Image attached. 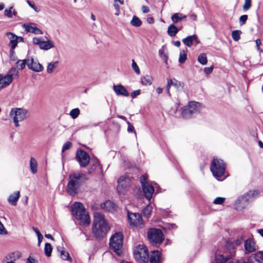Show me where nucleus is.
I'll return each instance as SVG.
<instances>
[{"instance_id": "obj_2", "label": "nucleus", "mask_w": 263, "mask_h": 263, "mask_svg": "<svg viewBox=\"0 0 263 263\" xmlns=\"http://www.w3.org/2000/svg\"><path fill=\"white\" fill-rule=\"evenodd\" d=\"M110 230V226L104 216L99 212L93 214L92 232L96 238H103Z\"/></svg>"}, {"instance_id": "obj_30", "label": "nucleus", "mask_w": 263, "mask_h": 263, "mask_svg": "<svg viewBox=\"0 0 263 263\" xmlns=\"http://www.w3.org/2000/svg\"><path fill=\"white\" fill-rule=\"evenodd\" d=\"M186 18V15L181 13H176L172 15L171 19L174 23H177Z\"/></svg>"}, {"instance_id": "obj_36", "label": "nucleus", "mask_w": 263, "mask_h": 263, "mask_svg": "<svg viewBox=\"0 0 263 263\" xmlns=\"http://www.w3.org/2000/svg\"><path fill=\"white\" fill-rule=\"evenodd\" d=\"M243 239H244L243 236H241L240 237V238H238V239L235 240L234 242H231L230 241H224L222 245H221L220 246H219L218 247V248H219L220 247H222V246H224L226 243L228 242H229L230 243H233L234 245V247H235V245H240L242 243V242L243 240Z\"/></svg>"}, {"instance_id": "obj_39", "label": "nucleus", "mask_w": 263, "mask_h": 263, "mask_svg": "<svg viewBox=\"0 0 263 263\" xmlns=\"http://www.w3.org/2000/svg\"><path fill=\"white\" fill-rule=\"evenodd\" d=\"M80 110L78 108L72 109L69 112L70 117L74 119H76L80 115Z\"/></svg>"}, {"instance_id": "obj_23", "label": "nucleus", "mask_w": 263, "mask_h": 263, "mask_svg": "<svg viewBox=\"0 0 263 263\" xmlns=\"http://www.w3.org/2000/svg\"><path fill=\"white\" fill-rule=\"evenodd\" d=\"M20 192L16 191L9 196L8 198V201L10 204L15 206L16 205L17 201L20 198Z\"/></svg>"}, {"instance_id": "obj_37", "label": "nucleus", "mask_w": 263, "mask_h": 263, "mask_svg": "<svg viewBox=\"0 0 263 263\" xmlns=\"http://www.w3.org/2000/svg\"><path fill=\"white\" fill-rule=\"evenodd\" d=\"M52 250V248L50 243H46L45 245L44 248V252L45 255L47 257H49L51 255V252Z\"/></svg>"}, {"instance_id": "obj_63", "label": "nucleus", "mask_w": 263, "mask_h": 263, "mask_svg": "<svg viewBox=\"0 0 263 263\" xmlns=\"http://www.w3.org/2000/svg\"><path fill=\"white\" fill-rule=\"evenodd\" d=\"M32 229L34 231V232L36 233V234L37 237H39V236H42V235L41 234V233L40 232V231H39V229L37 228H35V227H33Z\"/></svg>"}, {"instance_id": "obj_53", "label": "nucleus", "mask_w": 263, "mask_h": 263, "mask_svg": "<svg viewBox=\"0 0 263 263\" xmlns=\"http://www.w3.org/2000/svg\"><path fill=\"white\" fill-rule=\"evenodd\" d=\"M248 19L247 15H241L239 18V23L241 25H243Z\"/></svg>"}, {"instance_id": "obj_42", "label": "nucleus", "mask_w": 263, "mask_h": 263, "mask_svg": "<svg viewBox=\"0 0 263 263\" xmlns=\"http://www.w3.org/2000/svg\"><path fill=\"white\" fill-rule=\"evenodd\" d=\"M93 162L92 167L91 168V171H89L91 173L92 171H95L97 168L100 169V163L99 161L97 159H94L91 160V163Z\"/></svg>"}, {"instance_id": "obj_4", "label": "nucleus", "mask_w": 263, "mask_h": 263, "mask_svg": "<svg viewBox=\"0 0 263 263\" xmlns=\"http://www.w3.org/2000/svg\"><path fill=\"white\" fill-rule=\"evenodd\" d=\"M226 164L223 160L214 158L212 162L210 170L213 176L219 181L224 180L226 177L224 175Z\"/></svg>"}, {"instance_id": "obj_33", "label": "nucleus", "mask_w": 263, "mask_h": 263, "mask_svg": "<svg viewBox=\"0 0 263 263\" xmlns=\"http://www.w3.org/2000/svg\"><path fill=\"white\" fill-rule=\"evenodd\" d=\"M165 49L164 47L163 46L159 50V55L161 59L166 63V64H167L168 57L165 52Z\"/></svg>"}, {"instance_id": "obj_64", "label": "nucleus", "mask_w": 263, "mask_h": 263, "mask_svg": "<svg viewBox=\"0 0 263 263\" xmlns=\"http://www.w3.org/2000/svg\"><path fill=\"white\" fill-rule=\"evenodd\" d=\"M37 239H38L37 245H38V246H40L41 245V243L43 239V236L42 235L39 236V237H37Z\"/></svg>"}, {"instance_id": "obj_15", "label": "nucleus", "mask_w": 263, "mask_h": 263, "mask_svg": "<svg viewBox=\"0 0 263 263\" xmlns=\"http://www.w3.org/2000/svg\"><path fill=\"white\" fill-rule=\"evenodd\" d=\"M27 67L29 69L37 72H41L44 69L43 66L39 61L32 57L28 58Z\"/></svg>"}, {"instance_id": "obj_12", "label": "nucleus", "mask_w": 263, "mask_h": 263, "mask_svg": "<svg viewBox=\"0 0 263 263\" xmlns=\"http://www.w3.org/2000/svg\"><path fill=\"white\" fill-rule=\"evenodd\" d=\"M128 219L130 226L132 227L141 229L144 226L142 216L139 213H128Z\"/></svg>"}, {"instance_id": "obj_35", "label": "nucleus", "mask_w": 263, "mask_h": 263, "mask_svg": "<svg viewBox=\"0 0 263 263\" xmlns=\"http://www.w3.org/2000/svg\"><path fill=\"white\" fill-rule=\"evenodd\" d=\"M58 62H50L48 63L47 67V72L48 73H51L53 70L57 67Z\"/></svg>"}, {"instance_id": "obj_55", "label": "nucleus", "mask_w": 263, "mask_h": 263, "mask_svg": "<svg viewBox=\"0 0 263 263\" xmlns=\"http://www.w3.org/2000/svg\"><path fill=\"white\" fill-rule=\"evenodd\" d=\"M171 83H172V79H168L167 80V85L166 87V89L167 90V93L169 96L171 95L170 92V89L171 86H172Z\"/></svg>"}, {"instance_id": "obj_58", "label": "nucleus", "mask_w": 263, "mask_h": 263, "mask_svg": "<svg viewBox=\"0 0 263 263\" xmlns=\"http://www.w3.org/2000/svg\"><path fill=\"white\" fill-rule=\"evenodd\" d=\"M255 43H256V47L257 48V50L260 52H262V50L259 47V46L261 44V40L260 39H257L256 41H255Z\"/></svg>"}, {"instance_id": "obj_43", "label": "nucleus", "mask_w": 263, "mask_h": 263, "mask_svg": "<svg viewBox=\"0 0 263 263\" xmlns=\"http://www.w3.org/2000/svg\"><path fill=\"white\" fill-rule=\"evenodd\" d=\"M186 60V53L184 50H181L180 52L179 62L180 63H183Z\"/></svg>"}, {"instance_id": "obj_46", "label": "nucleus", "mask_w": 263, "mask_h": 263, "mask_svg": "<svg viewBox=\"0 0 263 263\" xmlns=\"http://www.w3.org/2000/svg\"><path fill=\"white\" fill-rule=\"evenodd\" d=\"M13 7V6H11L8 9H6L4 11L5 15L9 18H12Z\"/></svg>"}, {"instance_id": "obj_34", "label": "nucleus", "mask_w": 263, "mask_h": 263, "mask_svg": "<svg viewBox=\"0 0 263 263\" xmlns=\"http://www.w3.org/2000/svg\"><path fill=\"white\" fill-rule=\"evenodd\" d=\"M28 58L24 60H18L16 63V66L19 69L23 70L25 68L26 65L27 66Z\"/></svg>"}, {"instance_id": "obj_16", "label": "nucleus", "mask_w": 263, "mask_h": 263, "mask_svg": "<svg viewBox=\"0 0 263 263\" xmlns=\"http://www.w3.org/2000/svg\"><path fill=\"white\" fill-rule=\"evenodd\" d=\"M244 247L245 252L247 253H250L255 251L257 247L252 238H249L245 241Z\"/></svg>"}, {"instance_id": "obj_26", "label": "nucleus", "mask_w": 263, "mask_h": 263, "mask_svg": "<svg viewBox=\"0 0 263 263\" xmlns=\"http://www.w3.org/2000/svg\"><path fill=\"white\" fill-rule=\"evenodd\" d=\"M40 49L47 50L53 47H54V44L52 41H42L41 44L39 46Z\"/></svg>"}, {"instance_id": "obj_1", "label": "nucleus", "mask_w": 263, "mask_h": 263, "mask_svg": "<svg viewBox=\"0 0 263 263\" xmlns=\"http://www.w3.org/2000/svg\"><path fill=\"white\" fill-rule=\"evenodd\" d=\"M87 180L86 175L80 171H74L69 174L66 186L67 193L70 196L76 195L80 187Z\"/></svg>"}, {"instance_id": "obj_6", "label": "nucleus", "mask_w": 263, "mask_h": 263, "mask_svg": "<svg viewBox=\"0 0 263 263\" xmlns=\"http://www.w3.org/2000/svg\"><path fill=\"white\" fill-rule=\"evenodd\" d=\"M110 247L119 256L122 254L123 235L120 232L116 233L113 235L109 242Z\"/></svg>"}, {"instance_id": "obj_61", "label": "nucleus", "mask_w": 263, "mask_h": 263, "mask_svg": "<svg viewBox=\"0 0 263 263\" xmlns=\"http://www.w3.org/2000/svg\"><path fill=\"white\" fill-rule=\"evenodd\" d=\"M26 263H37V261L30 256L27 258Z\"/></svg>"}, {"instance_id": "obj_21", "label": "nucleus", "mask_w": 263, "mask_h": 263, "mask_svg": "<svg viewBox=\"0 0 263 263\" xmlns=\"http://www.w3.org/2000/svg\"><path fill=\"white\" fill-rule=\"evenodd\" d=\"M150 263H160L161 253L158 251H154L151 252L149 258Z\"/></svg>"}, {"instance_id": "obj_50", "label": "nucleus", "mask_w": 263, "mask_h": 263, "mask_svg": "<svg viewBox=\"0 0 263 263\" xmlns=\"http://www.w3.org/2000/svg\"><path fill=\"white\" fill-rule=\"evenodd\" d=\"M15 48H11L10 51V59L12 61H15L17 60V57L14 51Z\"/></svg>"}, {"instance_id": "obj_25", "label": "nucleus", "mask_w": 263, "mask_h": 263, "mask_svg": "<svg viewBox=\"0 0 263 263\" xmlns=\"http://www.w3.org/2000/svg\"><path fill=\"white\" fill-rule=\"evenodd\" d=\"M257 194L258 192L256 191H249L241 196L249 203L254 199Z\"/></svg>"}, {"instance_id": "obj_24", "label": "nucleus", "mask_w": 263, "mask_h": 263, "mask_svg": "<svg viewBox=\"0 0 263 263\" xmlns=\"http://www.w3.org/2000/svg\"><path fill=\"white\" fill-rule=\"evenodd\" d=\"M101 208L105 211L113 212L115 210L116 205L112 201L108 200L101 204Z\"/></svg>"}, {"instance_id": "obj_20", "label": "nucleus", "mask_w": 263, "mask_h": 263, "mask_svg": "<svg viewBox=\"0 0 263 263\" xmlns=\"http://www.w3.org/2000/svg\"><path fill=\"white\" fill-rule=\"evenodd\" d=\"M7 35L10 40L9 45L11 48H15L18 43V36L11 32L7 33Z\"/></svg>"}, {"instance_id": "obj_44", "label": "nucleus", "mask_w": 263, "mask_h": 263, "mask_svg": "<svg viewBox=\"0 0 263 263\" xmlns=\"http://www.w3.org/2000/svg\"><path fill=\"white\" fill-rule=\"evenodd\" d=\"M152 212V206L151 205H148L146 207H145L143 210V213L144 216L148 217L151 215Z\"/></svg>"}, {"instance_id": "obj_8", "label": "nucleus", "mask_w": 263, "mask_h": 263, "mask_svg": "<svg viewBox=\"0 0 263 263\" xmlns=\"http://www.w3.org/2000/svg\"><path fill=\"white\" fill-rule=\"evenodd\" d=\"M147 237L149 241L155 246H159L164 239L162 231L156 228H152L148 231Z\"/></svg>"}, {"instance_id": "obj_9", "label": "nucleus", "mask_w": 263, "mask_h": 263, "mask_svg": "<svg viewBox=\"0 0 263 263\" xmlns=\"http://www.w3.org/2000/svg\"><path fill=\"white\" fill-rule=\"evenodd\" d=\"M134 255L135 259L140 262H146L148 260V253L146 247L139 245L135 249Z\"/></svg>"}, {"instance_id": "obj_45", "label": "nucleus", "mask_w": 263, "mask_h": 263, "mask_svg": "<svg viewBox=\"0 0 263 263\" xmlns=\"http://www.w3.org/2000/svg\"><path fill=\"white\" fill-rule=\"evenodd\" d=\"M172 85L174 86L177 89H181L183 86L181 83L176 79L172 80Z\"/></svg>"}, {"instance_id": "obj_13", "label": "nucleus", "mask_w": 263, "mask_h": 263, "mask_svg": "<svg viewBox=\"0 0 263 263\" xmlns=\"http://www.w3.org/2000/svg\"><path fill=\"white\" fill-rule=\"evenodd\" d=\"M130 179L127 176L120 177L118 180L117 186L118 192L120 194L124 195L128 191L130 185Z\"/></svg>"}, {"instance_id": "obj_51", "label": "nucleus", "mask_w": 263, "mask_h": 263, "mask_svg": "<svg viewBox=\"0 0 263 263\" xmlns=\"http://www.w3.org/2000/svg\"><path fill=\"white\" fill-rule=\"evenodd\" d=\"M132 66L133 69L135 70V71L137 74H140V71L139 68V67L137 65V64H136V63L135 62L134 60H133V63H132Z\"/></svg>"}, {"instance_id": "obj_5", "label": "nucleus", "mask_w": 263, "mask_h": 263, "mask_svg": "<svg viewBox=\"0 0 263 263\" xmlns=\"http://www.w3.org/2000/svg\"><path fill=\"white\" fill-rule=\"evenodd\" d=\"M201 105L199 103L195 101H191L187 105L182 108L181 116L183 118L190 119L197 114L201 110Z\"/></svg>"}, {"instance_id": "obj_28", "label": "nucleus", "mask_w": 263, "mask_h": 263, "mask_svg": "<svg viewBox=\"0 0 263 263\" xmlns=\"http://www.w3.org/2000/svg\"><path fill=\"white\" fill-rule=\"evenodd\" d=\"M21 257V253L18 251L9 253L7 256H5V257H7L8 259L12 260L13 261H15L18 260L19 258H20Z\"/></svg>"}, {"instance_id": "obj_10", "label": "nucleus", "mask_w": 263, "mask_h": 263, "mask_svg": "<svg viewBox=\"0 0 263 263\" xmlns=\"http://www.w3.org/2000/svg\"><path fill=\"white\" fill-rule=\"evenodd\" d=\"M140 180L145 198L147 200H150L154 192L153 185L147 181V176L146 175L141 176L140 178Z\"/></svg>"}, {"instance_id": "obj_54", "label": "nucleus", "mask_w": 263, "mask_h": 263, "mask_svg": "<svg viewBox=\"0 0 263 263\" xmlns=\"http://www.w3.org/2000/svg\"><path fill=\"white\" fill-rule=\"evenodd\" d=\"M42 41L43 40L41 39V38L36 37H33L32 39V42L34 44L37 45L39 46L41 44Z\"/></svg>"}, {"instance_id": "obj_41", "label": "nucleus", "mask_w": 263, "mask_h": 263, "mask_svg": "<svg viewBox=\"0 0 263 263\" xmlns=\"http://www.w3.org/2000/svg\"><path fill=\"white\" fill-rule=\"evenodd\" d=\"M58 250L60 252L61 257L63 260H68L69 258L68 253L62 250L61 248H58Z\"/></svg>"}, {"instance_id": "obj_57", "label": "nucleus", "mask_w": 263, "mask_h": 263, "mask_svg": "<svg viewBox=\"0 0 263 263\" xmlns=\"http://www.w3.org/2000/svg\"><path fill=\"white\" fill-rule=\"evenodd\" d=\"M128 124V128L127 130L128 132H134L135 134H136V132L135 130L134 127L129 122H127Z\"/></svg>"}, {"instance_id": "obj_48", "label": "nucleus", "mask_w": 263, "mask_h": 263, "mask_svg": "<svg viewBox=\"0 0 263 263\" xmlns=\"http://www.w3.org/2000/svg\"><path fill=\"white\" fill-rule=\"evenodd\" d=\"M224 200L225 198L218 197L214 199L213 203L216 204H221L224 202Z\"/></svg>"}, {"instance_id": "obj_27", "label": "nucleus", "mask_w": 263, "mask_h": 263, "mask_svg": "<svg viewBox=\"0 0 263 263\" xmlns=\"http://www.w3.org/2000/svg\"><path fill=\"white\" fill-rule=\"evenodd\" d=\"M29 166L31 172L34 174L37 172V162L36 159L33 157H31L29 161Z\"/></svg>"}, {"instance_id": "obj_29", "label": "nucleus", "mask_w": 263, "mask_h": 263, "mask_svg": "<svg viewBox=\"0 0 263 263\" xmlns=\"http://www.w3.org/2000/svg\"><path fill=\"white\" fill-rule=\"evenodd\" d=\"M249 260L252 263H255L256 261H258L259 263H263V251L258 252L256 254L255 257L250 258Z\"/></svg>"}, {"instance_id": "obj_3", "label": "nucleus", "mask_w": 263, "mask_h": 263, "mask_svg": "<svg viewBox=\"0 0 263 263\" xmlns=\"http://www.w3.org/2000/svg\"><path fill=\"white\" fill-rule=\"evenodd\" d=\"M72 212L75 218L79 221L80 225L84 227L89 225L90 217L82 203L74 202L72 206Z\"/></svg>"}, {"instance_id": "obj_11", "label": "nucleus", "mask_w": 263, "mask_h": 263, "mask_svg": "<svg viewBox=\"0 0 263 263\" xmlns=\"http://www.w3.org/2000/svg\"><path fill=\"white\" fill-rule=\"evenodd\" d=\"M18 71L16 68H12L9 73L5 76L0 74V90L9 86L12 82L13 77H17Z\"/></svg>"}, {"instance_id": "obj_14", "label": "nucleus", "mask_w": 263, "mask_h": 263, "mask_svg": "<svg viewBox=\"0 0 263 263\" xmlns=\"http://www.w3.org/2000/svg\"><path fill=\"white\" fill-rule=\"evenodd\" d=\"M76 158L80 165L82 167H85L90 161L88 155L82 149H78L77 151Z\"/></svg>"}, {"instance_id": "obj_60", "label": "nucleus", "mask_w": 263, "mask_h": 263, "mask_svg": "<svg viewBox=\"0 0 263 263\" xmlns=\"http://www.w3.org/2000/svg\"><path fill=\"white\" fill-rule=\"evenodd\" d=\"M114 7L116 9V12L115 13V14L117 16L119 15L120 13V8L118 4H115Z\"/></svg>"}, {"instance_id": "obj_18", "label": "nucleus", "mask_w": 263, "mask_h": 263, "mask_svg": "<svg viewBox=\"0 0 263 263\" xmlns=\"http://www.w3.org/2000/svg\"><path fill=\"white\" fill-rule=\"evenodd\" d=\"M248 203L247 200L240 196L235 201V209L237 211H241L248 206Z\"/></svg>"}, {"instance_id": "obj_56", "label": "nucleus", "mask_w": 263, "mask_h": 263, "mask_svg": "<svg viewBox=\"0 0 263 263\" xmlns=\"http://www.w3.org/2000/svg\"><path fill=\"white\" fill-rule=\"evenodd\" d=\"M141 93V90L140 89L135 90L131 93V97L134 99L137 96L139 95Z\"/></svg>"}, {"instance_id": "obj_7", "label": "nucleus", "mask_w": 263, "mask_h": 263, "mask_svg": "<svg viewBox=\"0 0 263 263\" xmlns=\"http://www.w3.org/2000/svg\"><path fill=\"white\" fill-rule=\"evenodd\" d=\"M10 117L13 119L16 127H18L19 122H22L29 116L28 111L24 108H14L10 112Z\"/></svg>"}, {"instance_id": "obj_17", "label": "nucleus", "mask_w": 263, "mask_h": 263, "mask_svg": "<svg viewBox=\"0 0 263 263\" xmlns=\"http://www.w3.org/2000/svg\"><path fill=\"white\" fill-rule=\"evenodd\" d=\"M23 27L28 32H31L36 34H43L42 31L37 28L34 23L24 24Z\"/></svg>"}, {"instance_id": "obj_19", "label": "nucleus", "mask_w": 263, "mask_h": 263, "mask_svg": "<svg viewBox=\"0 0 263 263\" xmlns=\"http://www.w3.org/2000/svg\"><path fill=\"white\" fill-rule=\"evenodd\" d=\"M113 89L116 94L118 96H123L124 97H128L129 96L127 90L121 85H114Z\"/></svg>"}, {"instance_id": "obj_59", "label": "nucleus", "mask_w": 263, "mask_h": 263, "mask_svg": "<svg viewBox=\"0 0 263 263\" xmlns=\"http://www.w3.org/2000/svg\"><path fill=\"white\" fill-rule=\"evenodd\" d=\"M213 70V66H211L209 67H205L204 68V72L208 74L211 73L212 72Z\"/></svg>"}, {"instance_id": "obj_52", "label": "nucleus", "mask_w": 263, "mask_h": 263, "mask_svg": "<svg viewBox=\"0 0 263 263\" xmlns=\"http://www.w3.org/2000/svg\"><path fill=\"white\" fill-rule=\"evenodd\" d=\"M71 145L72 144L70 142H66L62 147V152H64L65 151L69 149L71 146Z\"/></svg>"}, {"instance_id": "obj_47", "label": "nucleus", "mask_w": 263, "mask_h": 263, "mask_svg": "<svg viewBox=\"0 0 263 263\" xmlns=\"http://www.w3.org/2000/svg\"><path fill=\"white\" fill-rule=\"evenodd\" d=\"M241 31L239 30L233 31L232 33V37L235 41H237L240 39Z\"/></svg>"}, {"instance_id": "obj_32", "label": "nucleus", "mask_w": 263, "mask_h": 263, "mask_svg": "<svg viewBox=\"0 0 263 263\" xmlns=\"http://www.w3.org/2000/svg\"><path fill=\"white\" fill-rule=\"evenodd\" d=\"M179 29L174 25H171L167 28V34L171 36H174L178 33Z\"/></svg>"}, {"instance_id": "obj_31", "label": "nucleus", "mask_w": 263, "mask_h": 263, "mask_svg": "<svg viewBox=\"0 0 263 263\" xmlns=\"http://www.w3.org/2000/svg\"><path fill=\"white\" fill-rule=\"evenodd\" d=\"M153 81V78L149 75H146L141 78V83L145 86L151 85Z\"/></svg>"}, {"instance_id": "obj_40", "label": "nucleus", "mask_w": 263, "mask_h": 263, "mask_svg": "<svg viewBox=\"0 0 263 263\" xmlns=\"http://www.w3.org/2000/svg\"><path fill=\"white\" fill-rule=\"evenodd\" d=\"M131 24L136 27H139L141 26L142 22L141 20L136 16H134L131 22Z\"/></svg>"}, {"instance_id": "obj_49", "label": "nucleus", "mask_w": 263, "mask_h": 263, "mask_svg": "<svg viewBox=\"0 0 263 263\" xmlns=\"http://www.w3.org/2000/svg\"><path fill=\"white\" fill-rule=\"evenodd\" d=\"M251 6V0H246L243 6V9L247 10L250 8Z\"/></svg>"}, {"instance_id": "obj_22", "label": "nucleus", "mask_w": 263, "mask_h": 263, "mask_svg": "<svg viewBox=\"0 0 263 263\" xmlns=\"http://www.w3.org/2000/svg\"><path fill=\"white\" fill-rule=\"evenodd\" d=\"M195 41L197 43H199L198 37L196 34L188 36L182 40L183 43L187 47H191Z\"/></svg>"}, {"instance_id": "obj_62", "label": "nucleus", "mask_w": 263, "mask_h": 263, "mask_svg": "<svg viewBox=\"0 0 263 263\" xmlns=\"http://www.w3.org/2000/svg\"><path fill=\"white\" fill-rule=\"evenodd\" d=\"M142 11L143 13H146L148 12L149 10L148 7L146 6H143L142 7Z\"/></svg>"}, {"instance_id": "obj_38", "label": "nucleus", "mask_w": 263, "mask_h": 263, "mask_svg": "<svg viewBox=\"0 0 263 263\" xmlns=\"http://www.w3.org/2000/svg\"><path fill=\"white\" fill-rule=\"evenodd\" d=\"M198 61L202 65H205L208 62L206 54L204 53L200 54L198 58Z\"/></svg>"}]
</instances>
